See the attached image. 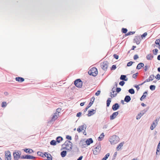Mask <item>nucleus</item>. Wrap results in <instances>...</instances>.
Returning a JSON list of instances; mask_svg holds the SVG:
<instances>
[{
  "label": "nucleus",
  "instance_id": "7ed1b4c3",
  "mask_svg": "<svg viewBox=\"0 0 160 160\" xmlns=\"http://www.w3.org/2000/svg\"><path fill=\"white\" fill-rule=\"evenodd\" d=\"M88 73L89 75L95 77L98 74V71L96 68L93 67L88 71Z\"/></svg>",
  "mask_w": 160,
  "mask_h": 160
},
{
  "label": "nucleus",
  "instance_id": "bb28decb",
  "mask_svg": "<svg viewBox=\"0 0 160 160\" xmlns=\"http://www.w3.org/2000/svg\"><path fill=\"white\" fill-rule=\"evenodd\" d=\"M124 144L123 142H122L120 143L117 147V149L118 150H119L121 149V147L123 146Z\"/></svg>",
  "mask_w": 160,
  "mask_h": 160
},
{
  "label": "nucleus",
  "instance_id": "ea45409f",
  "mask_svg": "<svg viewBox=\"0 0 160 160\" xmlns=\"http://www.w3.org/2000/svg\"><path fill=\"white\" fill-rule=\"evenodd\" d=\"M11 155L5 157V160H11Z\"/></svg>",
  "mask_w": 160,
  "mask_h": 160
},
{
  "label": "nucleus",
  "instance_id": "69168bd1",
  "mask_svg": "<svg viewBox=\"0 0 160 160\" xmlns=\"http://www.w3.org/2000/svg\"><path fill=\"white\" fill-rule=\"evenodd\" d=\"M61 110V109L59 108H58L56 110L57 112H58V113L60 112Z\"/></svg>",
  "mask_w": 160,
  "mask_h": 160
},
{
  "label": "nucleus",
  "instance_id": "20e7f679",
  "mask_svg": "<svg viewBox=\"0 0 160 160\" xmlns=\"http://www.w3.org/2000/svg\"><path fill=\"white\" fill-rule=\"evenodd\" d=\"M74 84L78 88H81L82 86V82L80 79H78L74 81Z\"/></svg>",
  "mask_w": 160,
  "mask_h": 160
},
{
  "label": "nucleus",
  "instance_id": "c85d7f7f",
  "mask_svg": "<svg viewBox=\"0 0 160 160\" xmlns=\"http://www.w3.org/2000/svg\"><path fill=\"white\" fill-rule=\"evenodd\" d=\"M37 154L38 156L42 157H43L44 156H46V155H45V154H44L42 152L38 151L37 152Z\"/></svg>",
  "mask_w": 160,
  "mask_h": 160
},
{
  "label": "nucleus",
  "instance_id": "09e8293b",
  "mask_svg": "<svg viewBox=\"0 0 160 160\" xmlns=\"http://www.w3.org/2000/svg\"><path fill=\"white\" fill-rule=\"evenodd\" d=\"M155 78L158 79V80H159L160 79V75L159 74H158Z\"/></svg>",
  "mask_w": 160,
  "mask_h": 160
},
{
  "label": "nucleus",
  "instance_id": "f3484780",
  "mask_svg": "<svg viewBox=\"0 0 160 160\" xmlns=\"http://www.w3.org/2000/svg\"><path fill=\"white\" fill-rule=\"evenodd\" d=\"M120 78L121 80L125 81H127L128 80V78H127L126 76L125 75H121Z\"/></svg>",
  "mask_w": 160,
  "mask_h": 160
},
{
  "label": "nucleus",
  "instance_id": "13d9d810",
  "mask_svg": "<svg viewBox=\"0 0 160 160\" xmlns=\"http://www.w3.org/2000/svg\"><path fill=\"white\" fill-rule=\"evenodd\" d=\"M113 56L114 58L116 59H118V58L119 56L118 55H117L116 54H114L113 55Z\"/></svg>",
  "mask_w": 160,
  "mask_h": 160
},
{
  "label": "nucleus",
  "instance_id": "b1692460",
  "mask_svg": "<svg viewBox=\"0 0 160 160\" xmlns=\"http://www.w3.org/2000/svg\"><path fill=\"white\" fill-rule=\"evenodd\" d=\"M131 100V98L129 96H126L124 98V101L128 102Z\"/></svg>",
  "mask_w": 160,
  "mask_h": 160
},
{
  "label": "nucleus",
  "instance_id": "a19ab883",
  "mask_svg": "<svg viewBox=\"0 0 160 160\" xmlns=\"http://www.w3.org/2000/svg\"><path fill=\"white\" fill-rule=\"evenodd\" d=\"M129 92L131 94H134L135 93L133 89H130L128 90Z\"/></svg>",
  "mask_w": 160,
  "mask_h": 160
},
{
  "label": "nucleus",
  "instance_id": "1a4fd4ad",
  "mask_svg": "<svg viewBox=\"0 0 160 160\" xmlns=\"http://www.w3.org/2000/svg\"><path fill=\"white\" fill-rule=\"evenodd\" d=\"M79 144L82 148H85L87 144L84 139H82L80 141Z\"/></svg>",
  "mask_w": 160,
  "mask_h": 160
},
{
  "label": "nucleus",
  "instance_id": "3c124183",
  "mask_svg": "<svg viewBox=\"0 0 160 160\" xmlns=\"http://www.w3.org/2000/svg\"><path fill=\"white\" fill-rule=\"evenodd\" d=\"M100 92H101L100 90H98L97 91V92L95 93V95H96L97 96H98L100 94Z\"/></svg>",
  "mask_w": 160,
  "mask_h": 160
},
{
  "label": "nucleus",
  "instance_id": "c9c22d12",
  "mask_svg": "<svg viewBox=\"0 0 160 160\" xmlns=\"http://www.w3.org/2000/svg\"><path fill=\"white\" fill-rule=\"evenodd\" d=\"M116 92V91H114V92H111V93H112L111 95V97H115L117 94Z\"/></svg>",
  "mask_w": 160,
  "mask_h": 160
},
{
  "label": "nucleus",
  "instance_id": "774afa93",
  "mask_svg": "<svg viewBox=\"0 0 160 160\" xmlns=\"http://www.w3.org/2000/svg\"><path fill=\"white\" fill-rule=\"evenodd\" d=\"M135 88H136L137 90H138L140 88L139 87L138 85H136V86H135Z\"/></svg>",
  "mask_w": 160,
  "mask_h": 160
},
{
  "label": "nucleus",
  "instance_id": "2f4dec72",
  "mask_svg": "<svg viewBox=\"0 0 160 160\" xmlns=\"http://www.w3.org/2000/svg\"><path fill=\"white\" fill-rule=\"evenodd\" d=\"M147 95V92H144L143 94V95L142 96V97L140 98V100L141 101H142L143 99L145 98L146 97V95Z\"/></svg>",
  "mask_w": 160,
  "mask_h": 160
},
{
  "label": "nucleus",
  "instance_id": "473e14b6",
  "mask_svg": "<svg viewBox=\"0 0 160 160\" xmlns=\"http://www.w3.org/2000/svg\"><path fill=\"white\" fill-rule=\"evenodd\" d=\"M81 129L82 130V131L84 130V128L85 129H86L87 128V126L85 124H84L83 125H81L79 126Z\"/></svg>",
  "mask_w": 160,
  "mask_h": 160
},
{
  "label": "nucleus",
  "instance_id": "a878e982",
  "mask_svg": "<svg viewBox=\"0 0 160 160\" xmlns=\"http://www.w3.org/2000/svg\"><path fill=\"white\" fill-rule=\"evenodd\" d=\"M155 43L156 44L158 45V48L160 50V39L156 40Z\"/></svg>",
  "mask_w": 160,
  "mask_h": 160
},
{
  "label": "nucleus",
  "instance_id": "7c9ffc66",
  "mask_svg": "<svg viewBox=\"0 0 160 160\" xmlns=\"http://www.w3.org/2000/svg\"><path fill=\"white\" fill-rule=\"evenodd\" d=\"M57 141L55 140H52L50 142V144L52 145L55 146L57 144Z\"/></svg>",
  "mask_w": 160,
  "mask_h": 160
},
{
  "label": "nucleus",
  "instance_id": "4be33fe9",
  "mask_svg": "<svg viewBox=\"0 0 160 160\" xmlns=\"http://www.w3.org/2000/svg\"><path fill=\"white\" fill-rule=\"evenodd\" d=\"M104 135L103 133H102L100 136L98 138V140L99 141H101L104 138Z\"/></svg>",
  "mask_w": 160,
  "mask_h": 160
},
{
  "label": "nucleus",
  "instance_id": "052dcab7",
  "mask_svg": "<svg viewBox=\"0 0 160 160\" xmlns=\"http://www.w3.org/2000/svg\"><path fill=\"white\" fill-rule=\"evenodd\" d=\"M138 58V56L137 54H136L134 56L133 58L134 60H136Z\"/></svg>",
  "mask_w": 160,
  "mask_h": 160
},
{
  "label": "nucleus",
  "instance_id": "e433bc0d",
  "mask_svg": "<svg viewBox=\"0 0 160 160\" xmlns=\"http://www.w3.org/2000/svg\"><path fill=\"white\" fill-rule=\"evenodd\" d=\"M58 118L57 115H53L52 117V121H55L56 119H57Z\"/></svg>",
  "mask_w": 160,
  "mask_h": 160
},
{
  "label": "nucleus",
  "instance_id": "393cba45",
  "mask_svg": "<svg viewBox=\"0 0 160 160\" xmlns=\"http://www.w3.org/2000/svg\"><path fill=\"white\" fill-rule=\"evenodd\" d=\"M61 155L62 158L64 157L66 155L67 151H63L61 152Z\"/></svg>",
  "mask_w": 160,
  "mask_h": 160
},
{
  "label": "nucleus",
  "instance_id": "603ef678",
  "mask_svg": "<svg viewBox=\"0 0 160 160\" xmlns=\"http://www.w3.org/2000/svg\"><path fill=\"white\" fill-rule=\"evenodd\" d=\"M147 35V32H145L144 33L142 36L141 37L142 38H143L145 37Z\"/></svg>",
  "mask_w": 160,
  "mask_h": 160
},
{
  "label": "nucleus",
  "instance_id": "4c0bfd02",
  "mask_svg": "<svg viewBox=\"0 0 160 160\" xmlns=\"http://www.w3.org/2000/svg\"><path fill=\"white\" fill-rule=\"evenodd\" d=\"M149 66L148 65H146L144 68V70L145 72H146L149 68Z\"/></svg>",
  "mask_w": 160,
  "mask_h": 160
},
{
  "label": "nucleus",
  "instance_id": "e2e57ef3",
  "mask_svg": "<svg viewBox=\"0 0 160 160\" xmlns=\"http://www.w3.org/2000/svg\"><path fill=\"white\" fill-rule=\"evenodd\" d=\"M77 130L78 132H80L82 131V130L79 127L78 128H77Z\"/></svg>",
  "mask_w": 160,
  "mask_h": 160
},
{
  "label": "nucleus",
  "instance_id": "c03bdc74",
  "mask_svg": "<svg viewBox=\"0 0 160 160\" xmlns=\"http://www.w3.org/2000/svg\"><path fill=\"white\" fill-rule=\"evenodd\" d=\"M127 31V29L126 28H122V32L124 33H126Z\"/></svg>",
  "mask_w": 160,
  "mask_h": 160
},
{
  "label": "nucleus",
  "instance_id": "f704fd0d",
  "mask_svg": "<svg viewBox=\"0 0 160 160\" xmlns=\"http://www.w3.org/2000/svg\"><path fill=\"white\" fill-rule=\"evenodd\" d=\"M143 113H139L138 115L137 116V119H138L140 118L143 115Z\"/></svg>",
  "mask_w": 160,
  "mask_h": 160
},
{
  "label": "nucleus",
  "instance_id": "37998d69",
  "mask_svg": "<svg viewBox=\"0 0 160 160\" xmlns=\"http://www.w3.org/2000/svg\"><path fill=\"white\" fill-rule=\"evenodd\" d=\"M10 155H11V154L10 152L9 151H8L7 152H5V156H10Z\"/></svg>",
  "mask_w": 160,
  "mask_h": 160
},
{
  "label": "nucleus",
  "instance_id": "79ce46f5",
  "mask_svg": "<svg viewBox=\"0 0 160 160\" xmlns=\"http://www.w3.org/2000/svg\"><path fill=\"white\" fill-rule=\"evenodd\" d=\"M158 49L156 48L152 50V52L154 54L156 55L158 53Z\"/></svg>",
  "mask_w": 160,
  "mask_h": 160
},
{
  "label": "nucleus",
  "instance_id": "412c9836",
  "mask_svg": "<svg viewBox=\"0 0 160 160\" xmlns=\"http://www.w3.org/2000/svg\"><path fill=\"white\" fill-rule=\"evenodd\" d=\"M144 66V64L142 63H139L137 67V69H140L142 67Z\"/></svg>",
  "mask_w": 160,
  "mask_h": 160
},
{
  "label": "nucleus",
  "instance_id": "9b49d317",
  "mask_svg": "<svg viewBox=\"0 0 160 160\" xmlns=\"http://www.w3.org/2000/svg\"><path fill=\"white\" fill-rule=\"evenodd\" d=\"M88 113L87 115L88 117H90L92 115L96 113V110L94 109H92L91 110H88Z\"/></svg>",
  "mask_w": 160,
  "mask_h": 160
},
{
  "label": "nucleus",
  "instance_id": "6ab92c4d",
  "mask_svg": "<svg viewBox=\"0 0 160 160\" xmlns=\"http://www.w3.org/2000/svg\"><path fill=\"white\" fill-rule=\"evenodd\" d=\"M18 152H14L13 153V158L14 160L18 159V155L19 154Z\"/></svg>",
  "mask_w": 160,
  "mask_h": 160
},
{
  "label": "nucleus",
  "instance_id": "de8ad7c7",
  "mask_svg": "<svg viewBox=\"0 0 160 160\" xmlns=\"http://www.w3.org/2000/svg\"><path fill=\"white\" fill-rule=\"evenodd\" d=\"M7 103L6 102H2V107H6L7 106Z\"/></svg>",
  "mask_w": 160,
  "mask_h": 160
},
{
  "label": "nucleus",
  "instance_id": "a18cd8bd",
  "mask_svg": "<svg viewBox=\"0 0 160 160\" xmlns=\"http://www.w3.org/2000/svg\"><path fill=\"white\" fill-rule=\"evenodd\" d=\"M155 88V86L154 85H151L150 87V89L152 90H154Z\"/></svg>",
  "mask_w": 160,
  "mask_h": 160
},
{
  "label": "nucleus",
  "instance_id": "5fc2aeb1",
  "mask_svg": "<svg viewBox=\"0 0 160 160\" xmlns=\"http://www.w3.org/2000/svg\"><path fill=\"white\" fill-rule=\"evenodd\" d=\"M116 68V66L115 65H113L111 68V70H114Z\"/></svg>",
  "mask_w": 160,
  "mask_h": 160
},
{
  "label": "nucleus",
  "instance_id": "49530a36",
  "mask_svg": "<svg viewBox=\"0 0 160 160\" xmlns=\"http://www.w3.org/2000/svg\"><path fill=\"white\" fill-rule=\"evenodd\" d=\"M135 33L134 32H130L126 34V35L128 36L131 35H132Z\"/></svg>",
  "mask_w": 160,
  "mask_h": 160
},
{
  "label": "nucleus",
  "instance_id": "f257e3e1",
  "mask_svg": "<svg viewBox=\"0 0 160 160\" xmlns=\"http://www.w3.org/2000/svg\"><path fill=\"white\" fill-rule=\"evenodd\" d=\"M63 145L66 146L65 147L63 148V149H66L69 151H70L72 149V143L70 141H66Z\"/></svg>",
  "mask_w": 160,
  "mask_h": 160
},
{
  "label": "nucleus",
  "instance_id": "338daca9",
  "mask_svg": "<svg viewBox=\"0 0 160 160\" xmlns=\"http://www.w3.org/2000/svg\"><path fill=\"white\" fill-rule=\"evenodd\" d=\"M83 158L82 156H81L79 158L77 159V160H82Z\"/></svg>",
  "mask_w": 160,
  "mask_h": 160
},
{
  "label": "nucleus",
  "instance_id": "dca6fc26",
  "mask_svg": "<svg viewBox=\"0 0 160 160\" xmlns=\"http://www.w3.org/2000/svg\"><path fill=\"white\" fill-rule=\"evenodd\" d=\"M15 80L17 81H18L20 82H22L24 81V78L21 77H18L16 78Z\"/></svg>",
  "mask_w": 160,
  "mask_h": 160
},
{
  "label": "nucleus",
  "instance_id": "6e6552de",
  "mask_svg": "<svg viewBox=\"0 0 160 160\" xmlns=\"http://www.w3.org/2000/svg\"><path fill=\"white\" fill-rule=\"evenodd\" d=\"M108 62L106 61H104L103 63L101 64V66L102 68L104 70H106L108 67Z\"/></svg>",
  "mask_w": 160,
  "mask_h": 160
},
{
  "label": "nucleus",
  "instance_id": "5701e85b",
  "mask_svg": "<svg viewBox=\"0 0 160 160\" xmlns=\"http://www.w3.org/2000/svg\"><path fill=\"white\" fill-rule=\"evenodd\" d=\"M36 157L29 155H27V159L35 160Z\"/></svg>",
  "mask_w": 160,
  "mask_h": 160
},
{
  "label": "nucleus",
  "instance_id": "2eb2a0df",
  "mask_svg": "<svg viewBox=\"0 0 160 160\" xmlns=\"http://www.w3.org/2000/svg\"><path fill=\"white\" fill-rule=\"evenodd\" d=\"M119 107V106L118 103H116L112 106V109L114 110H117Z\"/></svg>",
  "mask_w": 160,
  "mask_h": 160
},
{
  "label": "nucleus",
  "instance_id": "423d86ee",
  "mask_svg": "<svg viewBox=\"0 0 160 160\" xmlns=\"http://www.w3.org/2000/svg\"><path fill=\"white\" fill-rule=\"evenodd\" d=\"M94 99L95 98L94 97H93L91 98L90 102L84 110L83 113H84L87 111L88 109L92 105L94 102Z\"/></svg>",
  "mask_w": 160,
  "mask_h": 160
},
{
  "label": "nucleus",
  "instance_id": "680f3d73",
  "mask_svg": "<svg viewBox=\"0 0 160 160\" xmlns=\"http://www.w3.org/2000/svg\"><path fill=\"white\" fill-rule=\"evenodd\" d=\"M82 112H79L77 114L76 116L77 117H79L81 115Z\"/></svg>",
  "mask_w": 160,
  "mask_h": 160
},
{
  "label": "nucleus",
  "instance_id": "72a5a7b5",
  "mask_svg": "<svg viewBox=\"0 0 160 160\" xmlns=\"http://www.w3.org/2000/svg\"><path fill=\"white\" fill-rule=\"evenodd\" d=\"M110 154L109 153H107L105 156L102 159H104V160H106L108 158Z\"/></svg>",
  "mask_w": 160,
  "mask_h": 160
},
{
  "label": "nucleus",
  "instance_id": "4d7b16f0",
  "mask_svg": "<svg viewBox=\"0 0 160 160\" xmlns=\"http://www.w3.org/2000/svg\"><path fill=\"white\" fill-rule=\"evenodd\" d=\"M121 88H116V90L117 92H119L121 91Z\"/></svg>",
  "mask_w": 160,
  "mask_h": 160
},
{
  "label": "nucleus",
  "instance_id": "a211bd4d",
  "mask_svg": "<svg viewBox=\"0 0 160 160\" xmlns=\"http://www.w3.org/2000/svg\"><path fill=\"white\" fill-rule=\"evenodd\" d=\"M24 151L29 153H31L33 152V150L31 149H23Z\"/></svg>",
  "mask_w": 160,
  "mask_h": 160
},
{
  "label": "nucleus",
  "instance_id": "39448f33",
  "mask_svg": "<svg viewBox=\"0 0 160 160\" xmlns=\"http://www.w3.org/2000/svg\"><path fill=\"white\" fill-rule=\"evenodd\" d=\"M119 141V137L116 135H114L112 136L111 138V143L112 144H115L117 143Z\"/></svg>",
  "mask_w": 160,
  "mask_h": 160
},
{
  "label": "nucleus",
  "instance_id": "aec40b11",
  "mask_svg": "<svg viewBox=\"0 0 160 160\" xmlns=\"http://www.w3.org/2000/svg\"><path fill=\"white\" fill-rule=\"evenodd\" d=\"M118 114V112H114L112 115L111 116L112 119H114Z\"/></svg>",
  "mask_w": 160,
  "mask_h": 160
},
{
  "label": "nucleus",
  "instance_id": "4468645a",
  "mask_svg": "<svg viewBox=\"0 0 160 160\" xmlns=\"http://www.w3.org/2000/svg\"><path fill=\"white\" fill-rule=\"evenodd\" d=\"M45 155L46 157L47 158V159L46 160H52V156L48 152H45Z\"/></svg>",
  "mask_w": 160,
  "mask_h": 160
},
{
  "label": "nucleus",
  "instance_id": "0e129e2a",
  "mask_svg": "<svg viewBox=\"0 0 160 160\" xmlns=\"http://www.w3.org/2000/svg\"><path fill=\"white\" fill-rule=\"evenodd\" d=\"M138 74V73L133 74L132 75V78H136L137 77V75Z\"/></svg>",
  "mask_w": 160,
  "mask_h": 160
},
{
  "label": "nucleus",
  "instance_id": "bf43d9fd",
  "mask_svg": "<svg viewBox=\"0 0 160 160\" xmlns=\"http://www.w3.org/2000/svg\"><path fill=\"white\" fill-rule=\"evenodd\" d=\"M21 159H27V155L25 156H23L21 157Z\"/></svg>",
  "mask_w": 160,
  "mask_h": 160
},
{
  "label": "nucleus",
  "instance_id": "f03ea898",
  "mask_svg": "<svg viewBox=\"0 0 160 160\" xmlns=\"http://www.w3.org/2000/svg\"><path fill=\"white\" fill-rule=\"evenodd\" d=\"M94 149L93 151V154L97 155L100 152L101 149L100 143V142H97L95 145Z\"/></svg>",
  "mask_w": 160,
  "mask_h": 160
},
{
  "label": "nucleus",
  "instance_id": "864d4df0",
  "mask_svg": "<svg viewBox=\"0 0 160 160\" xmlns=\"http://www.w3.org/2000/svg\"><path fill=\"white\" fill-rule=\"evenodd\" d=\"M66 138L67 139L69 140H71L72 139V137L71 136H70L69 135H67L66 136Z\"/></svg>",
  "mask_w": 160,
  "mask_h": 160
},
{
  "label": "nucleus",
  "instance_id": "cd10ccee",
  "mask_svg": "<svg viewBox=\"0 0 160 160\" xmlns=\"http://www.w3.org/2000/svg\"><path fill=\"white\" fill-rule=\"evenodd\" d=\"M62 140L63 138L60 136H58L56 138V141L58 143L60 142Z\"/></svg>",
  "mask_w": 160,
  "mask_h": 160
},
{
  "label": "nucleus",
  "instance_id": "0eeeda50",
  "mask_svg": "<svg viewBox=\"0 0 160 160\" xmlns=\"http://www.w3.org/2000/svg\"><path fill=\"white\" fill-rule=\"evenodd\" d=\"M159 118L156 119L152 123V124L150 127V128L152 130H153L154 129L156 128L158 124Z\"/></svg>",
  "mask_w": 160,
  "mask_h": 160
},
{
  "label": "nucleus",
  "instance_id": "c756f323",
  "mask_svg": "<svg viewBox=\"0 0 160 160\" xmlns=\"http://www.w3.org/2000/svg\"><path fill=\"white\" fill-rule=\"evenodd\" d=\"M153 58V56L151 54H148L147 56V59L148 60H151Z\"/></svg>",
  "mask_w": 160,
  "mask_h": 160
},
{
  "label": "nucleus",
  "instance_id": "6e6d98bb",
  "mask_svg": "<svg viewBox=\"0 0 160 160\" xmlns=\"http://www.w3.org/2000/svg\"><path fill=\"white\" fill-rule=\"evenodd\" d=\"M133 63V62H130L128 63L127 65L128 66H131Z\"/></svg>",
  "mask_w": 160,
  "mask_h": 160
},
{
  "label": "nucleus",
  "instance_id": "9d476101",
  "mask_svg": "<svg viewBox=\"0 0 160 160\" xmlns=\"http://www.w3.org/2000/svg\"><path fill=\"white\" fill-rule=\"evenodd\" d=\"M154 78L155 76L153 75H151L148 79H146L145 81L141 84V85L143 84L146 82H149L152 81L154 79Z\"/></svg>",
  "mask_w": 160,
  "mask_h": 160
},
{
  "label": "nucleus",
  "instance_id": "ddd939ff",
  "mask_svg": "<svg viewBox=\"0 0 160 160\" xmlns=\"http://www.w3.org/2000/svg\"><path fill=\"white\" fill-rule=\"evenodd\" d=\"M86 142L87 145H89L93 142V140L92 138H89L86 140Z\"/></svg>",
  "mask_w": 160,
  "mask_h": 160
},
{
  "label": "nucleus",
  "instance_id": "f8f14e48",
  "mask_svg": "<svg viewBox=\"0 0 160 160\" xmlns=\"http://www.w3.org/2000/svg\"><path fill=\"white\" fill-rule=\"evenodd\" d=\"M135 42L137 44H139L141 41L140 38L139 36H136L134 39Z\"/></svg>",
  "mask_w": 160,
  "mask_h": 160
},
{
  "label": "nucleus",
  "instance_id": "58836bf2",
  "mask_svg": "<svg viewBox=\"0 0 160 160\" xmlns=\"http://www.w3.org/2000/svg\"><path fill=\"white\" fill-rule=\"evenodd\" d=\"M110 104V98H108L107 101V107H108Z\"/></svg>",
  "mask_w": 160,
  "mask_h": 160
},
{
  "label": "nucleus",
  "instance_id": "8fccbe9b",
  "mask_svg": "<svg viewBox=\"0 0 160 160\" xmlns=\"http://www.w3.org/2000/svg\"><path fill=\"white\" fill-rule=\"evenodd\" d=\"M124 84H125V82H124V81H121L119 82V84L121 86H123V85Z\"/></svg>",
  "mask_w": 160,
  "mask_h": 160
}]
</instances>
